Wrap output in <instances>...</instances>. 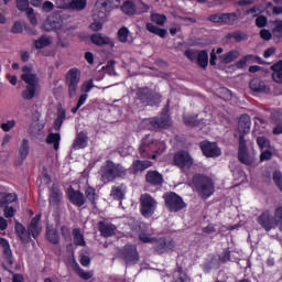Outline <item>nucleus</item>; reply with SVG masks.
<instances>
[{
  "mask_svg": "<svg viewBox=\"0 0 282 282\" xmlns=\"http://www.w3.org/2000/svg\"><path fill=\"white\" fill-rule=\"evenodd\" d=\"M145 30H148V32H151V34H155L156 36H160L161 39H166V34H167L166 29H160L159 26L154 25L151 22H148L145 24Z\"/></svg>",
  "mask_w": 282,
  "mask_h": 282,
  "instance_id": "nucleus-38",
  "label": "nucleus"
},
{
  "mask_svg": "<svg viewBox=\"0 0 282 282\" xmlns=\"http://www.w3.org/2000/svg\"><path fill=\"white\" fill-rule=\"evenodd\" d=\"M91 89H94V79L84 82V84L82 85V91H84V94H89Z\"/></svg>",
  "mask_w": 282,
  "mask_h": 282,
  "instance_id": "nucleus-58",
  "label": "nucleus"
},
{
  "mask_svg": "<svg viewBox=\"0 0 282 282\" xmlns=\"http://www.w3.org/2000/svg\"><path fill=\"white\" fill-rule=\"evenodd\" d=\"M88 142H89V137H87V133H85L84 131L77 133L73 142L74 151H79V149H86Z\"/></svg>",
  "mask_w": 282,
  "mask_h": 282,
  "instance_id": "nucleus-27",
  "label": "nucleus"
},
{
  "mask_svg": "<svg viewBox=\"0 0 282 282\" xmlns=\"http://www.w3.org/2000/svg\"><path fill=\"white\" fill-rule=\"evenodd\" d=\"M257 28H265L268 25V18L265 15H259L256 19Z\"/></svg>",
  "mask_w": 282,
  "mask_h": 282,
  "instance_id": "nucleus-59",
  "label": "nucleus"
},
{
  "mask_svg": "<svg viewBox=\"0 0 282 282\" xmlns=\"http://www.w3.org/2000/svg\"><path fill=\"white\" fill-rule=\"evenodd\" d=\"M257 144L260 151H263L264 149H270V140L265 137H258Z\"/></svg>",
  "mask_w": 282,
  "mask_h": 282,
  "instance_id": "nucleus-48",
  "label": "nucleus"
},
{
  "mask_svg": "<svg viewBox=\"0 0 282 282\" xmlns=\"http://www.w3.org/2000/svg\"><path fill=\"white\" fill-rule=\"evenodd\" d=\"M121 256L127 265H135L140 261V253L135 245H126L121 250Z\"/></svg>",
  "mask_w": 282,
  "mask_h": 282,
  "instance_id": "nucleus-13",
  "label": "nucleus"
},
{
  "mask_svg": "<svg viewBox=\"0 0 282 282\" xmlns=\"http://www.w3.org/2000/svg\"><path fill=\"white\" fill-rule=\"evenodd\" d=\"M117 36L120 43H128L129 41V29L127 26H122L118 30Z\"/></svg>",
  "mask_w": 282,
  "mask_h": 282,
  "instance_id": "nucleus-46",
  "label": "nucleus"
},
{
  "mask_svg": "<svg viewBox=\"0 0 282 282\" xmlns=\"http://www.w3.org/2000/svg\"><path fill=\"white\" fill-rule=\"evenodd\" d=\"M218 58H219L220 63H223L224 65H228L239 58V51H229V52L220 55Z\"/></svg>",
  "mask_w": 282,
  "mask_h": 282,
  "instance_id": "nucleus-37",
  "label": "nucleus"
},
{
  "mask_svg": "<svg viewBox=\"0 0 282 282\" xmlns=\"http://www.w3.org/2000/svg\"><path fill=\"white\" fill-rule=\"evenodd\" d=\"M238 160L241 164H246V166L252 165V158H250L248 144L243 135H239Z\"/></svg>",
  "mask_w": 282,
  "mask_h": 282,
  "instance_id": "nucleus-18",
  "label": "nucleus"
},
{
  "mask_svg": "<svg viewBox=\"0 0 282 282\" xmlns=\"http://www.w3.org/2000/svg\"><path fill=\"white\" fill-rule=\"evenodd\" d=\"M268 160H272V151L264 150L260 154V162H268Z\"/></svg>",
  "mask_w": 282,
  "mask_h": 282,
  "instance_id": "nucleus-61",
  "label": "nucleus"
},
{
  "mask_svg": "<svg viewBox=\"0 0 282 282\" xmlns=\"http://www.w3.org/2000/svg\"><path fill=\"white\" fill-rule=\"evenodd\" d=\"M183 122L186 127H199V120H197V115H184Z\"/></svg>",
  "mask_w": 282,
  "mask_h": 282,
  "instance_id": "nucleus-45",
  "label": "nucleus"
},
{
  "mask_svg": "<svg viewBox=\"0 0 282 282\" xmlns=\"http://www.w3.org/2000/svg\"><path fill=\"white\" fill-rule=\"evenodd\" d=\"M137 100L145 107H155L162 102V96L158 93L152 91L149 87H141L137 89Z\"/></svg>",
  "mask_w": 282,
  "mask_h": 282,
  "instance_id": "nucleus-5",
  "label": "nucleus"
},
{
  "mask_svg": "<svg viewBox=\"0 0 282 282\" xmlns=\"http://www.w3.org/2000/svg\"><path fill=\"white\" fill-rule=\"evenodd\" d=\"M66 194L69 202L74 206H77V208L85 206V202H87V199L85 198V194H83V192L76 191L74 189V187L70 186L69 188H67Z\"/></svg>",
  "mask_w": 282,
  "mask_h": 282,
  "instance_id": "nucleus-21",
  "label": "nucleus"
},
{
  "mask_svg": "<svg viewBox=\"0 0 282 282\" xmlns=\"http://www.w3.org/2000/svg\"><path fill=\"white\" fill-rule=\"evenodd\" d=\"M26 18L29 19L31 25H39V20L36 19V15L34 14V9H28Z\"/></svg>",
  "mask_w": 282,
  "mask_h": 282,
  "instance_id": "nucleus-56",
  "label": "nucleus"
},
{
  "mask_svg": "<svg viewBox=\"0 0 282 282\" xmlns=\"http://www.w3.org/2000/svg\"><path fill=\"white\" fill-rule=\"evenodd\" d=\"M151 166H153V162L151 161L135 160L132 163V171L134 175H138V173H142V171H147V169H151Z\"/></svg>",
  "mask_w": 282,
  "mask_h": 282,
  "instance_id": "nucleus-35",
  "label": "nucleus"
},
{
  "mask_svg": "<svg viewBox=\"0 0 282 282\" xmlns=\"http://www.w3.org/2000/svg\"><path fill=\"white\" fill-rule=\"evenodd\" d=\"M252 126V121L250 119V115H241L238 119V131L240 135L246 138L247 133H250V127Z\"/></svg>",
  "mask_w": 282,
  "mask_h": 282,
  "instance_id": "nucleus-24",
  "label": "nucleus"
},
{
  "mask_svg": "<svg viewBox=\"0 0 282 282\" xmlns=\"http://www.w3.org/2000/svg\"><path fill=\"white\" fill-rule=\"evenodd\" d=\"M45 237L50 243H53V246H58V243H61V236L56 228L47 226Z\"/></svg>",
  "mask_w": 282,
  "mask_h": 282,
  "instance_id": "nucleus-34",
  "label": "nucleus"
},
{
  "mask_svg": "<svg viewBox=\"0 0 282 282\" xmlns=\"http://www.w3.org/2000/svg\"><path fill=\"white\" fill-rule=\"evenodd\" d=\"M28 155H30V141L28 139H23L19 148V158L17 160V166H21V164H23V162L28 160Z\"/></svg>",
  "mask_w": 282,
  "mask_h": 282,
  "instance_id": "nucleus-26",
  "label": "nucleus"
},
{
  "mask_svg": "<svg viewBox=\"0 0 282 282\" xmlns=\"http://www.w3.org/2000/svg\"><path fill=\"white\" fill-rule=\"evenodd\" d=\"M143 10L138 11V7L135 6V2L132 0H126L122 6L120 7V10L126 17H135V14H142L143 12H149V4H145L142 2Z\"/></svg>",
  "mask_w": 282,
  "mask_h": 282,
  "instance_id": "nucleus-17",
  "label": "nucleus"
},
{
  "mask_svg": "<svg viewBox=\"0 0 282 282\" xmlns=\"http://www.w3.org/2000/svg\"><path fill=\"white\" fill-rule=\"evenodd\" d=\"M153 129H169L171 127V116L154 117L150 120Z\"/></svg>",
  "mask_w": 282,
  "mask_h": 282,
  "instance_id": "nucleus-25",
  "label": "nucleus"
},
{
  "mask_svg": "<svg viewBox=\"0 0 282 282\" xmlns=\"http://www.w3.org/2000/svg\"><path fill=\"white\" fill-rule=\"evenodd\" d=\"M139 210L145 219H151L158 210V199H155L151 194H141L139 198Z\"/></svg>",
  "mask_w": 282,
  "mask_h": 282,
  "instance_id": "nucleus-4",
  "label": "nucleus"
},
{
  "mask_svg": "<svg viewBox=\"0 0 282 282\" xmlns=\"http://www.w3.org/2000/svg\"><path fill=\"white\" fill-rule=\"evenodd\" d=\"M72 235L74 246H80L82 248H85V246H87V242L85 241V236L80 232L79 228H74Z\"/></svg>",
  "mask_w": 282,
  "mask_h": 282,
  "instance_id": "nucleus-39",
  "label": "nucleus"
},
{
  "mask_svg": "<svg viewBox=\"0 0 282 282\" xmlns=\"http://www.w3.org/2000/svg\"><path fill=\"white\" fill-rule=\"evenodd\" d=\"M120 177H127V169L120 163L107 160L106 164L101 166V181L107 183L116 182Z\"/></svg>",
  "mask_w": 282,
  "mask_h": 282,
  "instance_id": "nucleus-3",
  "label": "nucleus"
},
{
  "mask_svg": "<svg viewBox=\"0 0 282 282\" xmlns=\"http://www.w3.org/2000/svg\"><path fill=\"white\" fill-rule=\"evenodd\" d=\"M273 24H275L272 30L273 34H280L282 36V20H275Z\"/></svg>",
  "mask_w": 282,
  "mask_h": 282,
  "instance_id": "nucleus-62",
  "label": "nucleus"
},
{
  "mask_svg": "<svg viewBox=\"0 0 282 282\" xmlns=\"http://www.w3.org/2000/svg\"><path fill=\"white\" fill-rule=\"evenodd\" d=\"M220 263H228L230 261V248H226L223 252L218 256Z\"/></svg>",
  "mask_w": 282,
  "mask_h": 282,
  "instance_id": "nucleus-52",
  "label": "nucleus"
},
{
  "mask_svg": "<svg viewBox=\"0 0 282 282\" xmlns=\"http://www.w3.org/2000/svg\"><path fill=\"white\" fill-rule=\"evenodd\" d=\"M226 41H235L236 43H241L243 41H248V39H250V36L248 35V33L241 31V30H237L234 32L228 33L225 36Z\"/></svg>",
  "mask_w": 282,
  "mask_h": 282,
  "instance_id": "nucleus-31",
  "label": "nucleus"
},
{
  "mask_svg": "<svg viewBox=\"0 0 282 282\" xmlns=\"http://www.w3.org/2000/svg\"><path fill=\"white\" fill-rule=\"evenodd\" d=\"M199 149L205 158H219L221 155V149L217 142L202 141Z\"/></svg>",
  "mask_w": 282,
  "mask_h": 282,
  "instance_id": "nucleus-15",
  "label": "nucleus"
},
{
  "mask_svg": "<svg viewBox=\"0 0 282 282\" xmlns=\"http://www.w3.org/2000/svg\"><path fill=\"white\" fill-rule=\"evenodd\" d=\"M50 45H52V39L47 35H42L34 41L35 50H45V47H50Z\"/></svg>",
  "mask_w": 282,
  "mask_h": 282,
  "instance_id": "nucleus-43",
  "label": "nucleus"
},
{
  "mask_svg": "<svg viewBox=\"0 0 282 282\" xmlns=\"http://www.w3.org/2000/svg\"><path fill=\"white\" fill-rule=\"evenodd\" d=\"M90 41L97 47H102L105 45H111V37L102 35V33H94L90 35Z\"/></svg>",
  "mask_w": 282,
  "mask_h": 282,
  "instance_id": "nucleus-28",
  "label": "nucleus"
},
{
  "mask_svg": "<svg viewBox=\"0 0 282 282\" xmlns=\"http://www.w3.org/2000/svg\"><path fill=\"white\" fill-rule=\"evenodd\" d=\"M46 144H53L54 151H58L61 149V133L51 132L46 137Z\"/></svg>",
  "mask_w": 282,
  "mask_h": 282,
  "instance_id": "nucleus-40",
  "label": "nucleus"
},
{
  "mask_svg": "<svg viewBox=\"0 0 282 282\" xmlns=\"http://www.w3.org/2000/svg\"><path fill=\"white\" fill-rule=\"evenodd\" d=\"M17 199H19L17 193L0 192V208H3V206H10V204H14Z\"/></svg>",
  "mask_w": 282,
  "mask_h": 282,
  "instance_id": "nucleus-32",
  "label": "nucleus"
},
{
  "mask_svg": "<svg viewBox=\"0 0 282 282\" xmlns=\"http://www.w3.org/2000/svg\"><path fill=\"white\" fill-rule=\"evenodd\" d=\"M0 246L3 248V257L9 263V265H14V260L12 259V249L10 248V242L6 238H0Z\"/></svg>",
  "mask_w": 282,
  "mask_h": 282,
  "instance_id": "nucleus-29",
  "label": "nucleus"
},
{
  "mask_svg": "<svg viewBox=\"0 0 282 282\" xmlns=\"http://www.w3.org/2000/svg\"><path fill=\"white\" fill-rule=\"evenodd\" d=\"M86 199L91 204V206H96V202H98V194H96V188L91 186H87L84 191Z\"/></svg>",
  "mask_w": 282,
  "mask_h": 282,
  "instance_id": "nucleus-42",
  "label": "nucleus"
},
{
  "mask_svg": "<svg viewBox=\"0 0 282 282\" xmlns=\"http://www.w3.org/2000/svg\"><path fill=\"white\" fill-rule=\"evenodd\" d=\"M145 183L153 188H162V184H164V175L159 173L158 170H150L145 174Z\"/></svg>",
  "mask_w": 282,
  "mask_h": 282,
  "instance_id": "nucleus-20",
  "label": "nucleus"
},
{
  "mask_svg": "<svg viewBox=\"0 0 282 282\" xmlns=\"http://www.w3.org/2000/svg\"><path fill=\"white\" fill-rule=\"evenodd\" d=\"M199 52L194 51V50H186L184 55L186 56V58H188V61H191L192 63H195V61H197V56H198Z\"/></svg>",
  "mask_w": 282,
  "mask_h": 282,
  "instance_id": "nucleus-55",
  "label": "nucleus"
},
{
  "mask_svg": "<svg viewBox=\"0 0 282 282\" xmlns=\"http://www.w3.org/2000/svg\"><path fill=\"white\" fill-rule=\"evenodd\" d=\"M23 83L26 84L25 89L21 93L23 100H34L39 91V77L37 76H23Z\"/></svg>",
  "mask_w": 282,
  "mask_h": 282,
  "instance_id": "nucleus-8",
  "label": "nucleus"
},
{
  "mask_svg": "<svg viewBox=\"0 0 282 282\" xmlns=\"http://www.w3.org/2000/svg\"><path fill=\"white\" fill-rule=\"evenodd\" d=\"M158 153H161L160 148H158V141L153 139L145 138L139 148V155L144 160H156Z\"/></svg>",
  "mask_w": 282,
  "mask_h": 282,
  "instance_id": "nucleus-6",
  "label": "nucleus"
},
{
  "mask_svg": "<svg viewBox=\"0 0 282 282\" xmlns=\"http://www.w3.org/2000/svg\"><path fill=\"white\" fill-rule=\"evenodd\" d=\"M275 124L276 126L273 128L272 133H273V135H281V133H282V120L275 121Z\"/></svg>",
  "mask_w": 282,
  "mask_h": 282,
  "instance_id": "nucleus-64",
  "label": "nucleus"
},
{
  "mask_svg": "<svg viewBox=\"0 0 282 282\" xmlns=\"http://www.w3.org/2000/svg\"><path fill=\"white\" fill-rule=\"evenodd\" d=\"M196 63L198 67L206 69L208 67V51L206 50L199 51Z\"/></svg>",
  "mask_w": 282,
  "mask_h": 282,
  "instance_id": "nucleus-44",
  "label": "nucleus"
},
{
  "mask_svg": "<svg viewBox=\"0 0 282 282\" xmlns=\"http://www.w3.org/2000/svg\"><path fill=\"white\" fill-rule=\"evenodd\" d=\"M249 87L251 91H256L258 94H265L267 91H270V88L265 86V83L259 78L251 79L249 83Z\"/></svg>",
  "mask_w": 282,
  "mask_h": 282,
  "instance_id": "nucleus-30",
  "label": "nucleus"
},
{
  "mask_svg": "<svg viewBox=\"0 0 282 282\" xmlns=\"http://www.w3.org/2000/svg\"><path fill=\"white\" fill-rule=\"evenodd\" d=\"M210 23H218L220 25H237L239 23V15L236 12L230 13H214L207 18Z\"/></svg>",
  "mask_w": 282,
  "mask_h": 282,
  "instance_id": "nucleus-9",
  "label": "nucleus"
},
{
  "mask_svg": "<svg viewBox=\"0 0 282 282\" xmlns=\"http://www.w3.org/2000/svg\"><path fill=\"white\" fill-rule=\"evenodd\" d=\"M155 239L147 232L139 234V241H142V243H155Z\"/></svg>",
  "mask_w": 282,
  "mask_h": 282,
  "instance_id": "nucleus-51",
  "label": "nucleus"
},
{
  "mask_svg": "<svg viewBox=\"0 0 282 282\" xmlns=\"http://www.w3.org/2000/svg\"><path fill=\"white\" fill-rule=\"evenodd\" d=\"M126 193H127V185L121 184L119 186H112L110 195L117 202H122V199H124Z\"/></svg>",
  "mask_w": 282,
  "mask_h": 282,
  "instance_id": "nucleus-36",
  "label": "nucleus"
},
{
  "mask_svg": "<svg viewBox=\"0 0 282 282\" xmlns=\"http://www.w3.org/2000/svg\"><path fill=\"white\" fill-rule=\"evenodd\" d=\"M109 0H97L95 4V10L93 11V21H101L105 23L107 21V15L109 11Z\"/></svg>",
  "mask_w": 282,
  "mask_h": 282,
  "instance_id": "nucleus-14",
  "label": "nucleus"
},
{
  "mask_svg": "<svg viewBox=\"0 0 282 282\" xmlns=\"http://www.w3.org/2000/svg\"><path fill=\"white\" fill-rule=\"evenodd\" d=\"M61 235L63 237V239H65L67 241V239H72V231L69 230V227L63 225L61 227Z\"/></svg>",
  "mask_w": 282,
  "mask_h": 282,
  "instance_id": "nucleus-60",
  "label": "nucleus"
},
{
  "mask_svg": "<svg viewBox=\"0 0 282 282\" xmlns=\"http://www.w3.org/2000/svg\"><path fill=\"white\" fill-rule=\"evenodd\" d=\"M87 8V0H70L68 2V10H73L74 12H83Z\"/></svg>",
  "mask_w": 282,
  "mask_h": 282,
  "instance_id": "nucleus-41",
  "label": "nucleus"
},
{
  "mask_svg": "<svg viewBox=\"0 0 282 282\" xmlns=\"http://www.w3.org/2000/svg\"><path fill=\"white\" fill-rule=\"evenodd\" d=\"M163 199L165 202V208H167L169 213H180V210H184V208H186L184 198H182V196L177 195L175 192H167L163 194Z\"/></svg>",
  "mask_w": 282,
  "mask_h": 282,
  "instance_id": "nucleus-7",
  "label": "nucleus"
},
{
  "mask_svg": "<svg viewBox=\"0 0 282 282\" xmlns=\"http://www.w3.org/2000/svg\"><path fill=\"white\" fill-rule=\"evenodd\" d=\"M61 202H63V191H61V185H58V183H53L48 189V204L53 208H56V206H61Z\"/></svg>",
  "mask_w": 282,
  "mask_h": 282,
  "instance_id": "nucleus-19",
  "label": "nucleus"
},
{
  "mask_svg": "<svg viewBox=\"0 0 282 282\" xmlns=\"http://www.w3.org/2000/svg\"><path fill=\"white\" fill-rule=\"evenodd\" d=\"M151 21L153 23H156V25H164V23H166V15L160 13H152Z\"/></svg>",
  "mask_w": 282,
  "mask_h": 282,
  "instance_id": "nucleus-47",
  "label": "nucleus"
},
{
  "mask_svg": "<svg viewBox=\"0 0 282 282\" xmlns=\"http://www.w3.org/2000/svg\"><path fill=\"white\" fill-rule=\"evenodd\" d=\"M274 219L282 227V206H279L274 212Z\"/></svg>",
  "mask_w": 282,
  "mask_h": 282,
  "instance_id": "nucleus-63",
  "label": "nucleus"
},
{
  "mask_svg": "<svg viewBox=\"0 0 282 282\" xmlns=\"http://www.w3.org/2000/svg\"><path fill=\"white\" fill-rule=\"evenodd\" d=\"M174 166L178 169H191L193 166V156L187 151H178L173 158Z\"/></svg>",
  "mask_w": 282,
  "mask_h": 282,
  "instance_id": "nucleus-16",
  "label": "nucleus"
},
{
  "mask_svg": "<svg viewBox=\"0 0 282 282\" xmlns=\"http://www.w3.org/2000/svg\"><path fill=\"white\" fill-rule=\"evenodd\" d=\"M1 208H3V215H4L6 219H12V217H14V215H17V209L10 205H6Z\"/></svg>",
  "mask_w": 282,
  "mask_h": 282,
  "instance_id": "nucleus-49",
  "label": "nucleus"
},
{
  "mask_svg": "<svg viewBox=\"0 0 282 282\" xmlns=\"http://www.w3.org/2000/svg\"><path fill=\"white\" fill-rule=\"evenodd\" d=\"M80 83V70L78 68H70L66 74V85L68 87V98H74L78 91Z\"/></svg>",
  "mask_w": 282,
  "mask_h": 282,
  "instance_id": "nucleus-10",
  "label": "nucleus"
},
{
  "mask_svg": "<svg viewBox=\"0 0 282 282\" xmlns=\"http://www.w3.org/2000/svg\"><path fill=\"white\" fill-rule=\"evenodd\" d=\"M54 10V2L46 0L42 4V12H45V14H50Z\"/></svg>",
  "mask_w": 282,
  "mask_h": 282,
  "instance_id": "nucleus-57",
  "label": "nucleus"
},
{
  "mask_svg": "<svg viewBox=\"0 0 282 282\" xmlns=\"http://www.w3.org/2000/svg\"><path fill=\"white\" fill-rule=\"evenodd\" d=\"M192 188L202 199H208L215 195V182L204 174H195L192 178Z\"/></svg>",
  "mask_w": 282,
  "mask_h": 282,
  "instance_id": "nucleus-2",
  "label": "nucleus"
},
{
  "mask_svg": "<svg viewBox=\"0 0 282 282\" xmlns=\"http://www.w3.org/2000/svg\"><path fill=\"white\" fill-rule=\"evenodd\" d=\"M17 8L20 12H28L30 10V0H17Z\"/></svg>",
  "mask_w": 282,
  "mask_h": 282,
  "instance_id": "nucleus-50",
  "label": "nucleus"
},
{
  "mask_svg": "<svg viewBox=\"0 0 282 282\" xmlns=\"http://www.w3.org/2000/svg\"><path fill=\"white\" fill-rule=\"evenodd\" d=\"M117 230H118V227H116V225L113 224L107 223L105 220H100L98 223V231L100 232L101 237H105V239H109V237H113Z\"/></svg>",
  "mask_w": 282,
  "mask_h": 282,
  "instance_id": "nucleus-23",
  "label": "nucleus"
},
{
  "mask_svg": "<svg viewBox=\"0 0 282 282\" xmlns=\"http://www.w3.org/2000/svg\"><path fill=\"white\" fill-rule=\"evenodd\" d=\"M175 240L171 237L155 238L153 250L156 254H166L175 250Z\"/></svg>",
  "mask_w": 282,
  "mask_h": 282,
  "instance_id": "nucleus-11",
  "label": "nucleus"
},
{
  "mask_svg": "<svg viewBox=\"0 0 282 282\" xmlns=\"http://www.w3.org/2000/svg\"><path fill=\"white\" fill-rule=\"evenodd\" d=\"M68 265L72 268V270L79 276V279H83V281H89V279L94 278L93 271H85V269L80 268V264L76 261V258L68 259Z\"/></svg>",
  "mask_w": 282,
  "mask_h": 282,
  "instance_id": "nucleus-22",
  "label": "nucleus"
},
{
  "mask_svg": "<svg viewBox=\"0 0 282 282\" xmlns=\"http://www.w3.org/2000/svg\"><path fill=\"white\" fill-rule=\"evenodd\" d=\"M258 224L259 226H262L267 232L272 230V216L270 215V212H264L258 217Z\"/></svg>",
  "mask_w": 282,
  "mask_h": 282,
  "instance_id": "nucleus-33",
  "label": "nucleus"
},
{
  "mask_svg": "<svg viewBox=\"0 0 282 282\" xmlns=\"http://www.w3.org/2000/svg\"><path fill=\"white\" fill-rule=\"evenodd\" d=\"M64 23L65 18H63L61 12H53L46 18L44 28L46 32H58V30H63Z\"/></svg>",
  "mask_w": 282,
  "mask_h": 282,
  "instance_id": "nucleus-12",
  "label": "nucleus"
},
{
  "mask_svg": "<svg viewBox=\"0 0 282 282\" xmlns=\"http://www.w3.org/2000/svg\"><path fill=\"white\" fill-rule=\"evenodd\" d=\"M14 127H17V121L8 120L7 122L1 123L0 129H2V131L8 133V131H10L11 129H14Z\"/></svg>",
  "mask_w": 282,
  "mask_h": 282,
  "instance_id": "nucleus-54",
  "label": "nucleus"
},
{
  "mask_svg": "<svg viewBox=\"0 0 282 282\" xmlns=\"http://www.w3.org/2000/svg\"><path fill=\"white\" fill-rule=\"evenodd\" d=\"M248 61H252V55H245L236 63V67L238 69H245L246 65L248 64Z\"/></svg>",
  "mask_w": 282,
  "mask_h": 282,
  "instance_id": "nucleus-53",
  "label": "nucleus"
},
{
  "mask_svg": "<svg viewBox=\"0 0 282 282\" xmlns=\"http://www.w3.org/2000/svg\"><path fill=\"white\" fill-rule=\"evenodd\" d=\"M42 214H36L30 221L28 228L23 226V224L15 221L14 232L19 237L22 243H30L33 239H39L41 232L43 231V227L41 226Z\"/></svg>",
  "mask_w": 282,
  "mask_h": 282,
  "instance_id": "nucleus-1",
  "label": "nucleus"
}]
</instances>
